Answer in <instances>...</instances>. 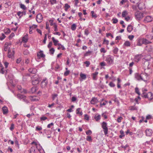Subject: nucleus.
<instances>
[{
    "label": "nucleus",
    "instance_id": "nucleus-1",
    "mask_svg": "<svg viewBox=\"0 0 153 153\" xmlns=\"http://www.w3.org/2000/svg\"><path fill=\"white\" fill-rule=\"evenodd\" d=\"M141 96L145 98H147L149 100L153 99V94L151 92H149L147 93L143 92L141 95Z\"/></svg>",
    "mask_w": 153,
    "mask_h": 153
},
{
    "label": "nucleus",
    "instance_id": "nucleus-2",
    "mask_svg": "<svg viewBox=\"0 0 153 153\" xmlns=\"http://www.w3.org/2000/svg\"><path fill=\"white\" fill-rule=\"evenodd\" d=\"M101 127L103 129L105 135L108 134V128L107 123L105 122H103L101 123Z\"/></svg>",
    "mask_w": 153,
    "mask_h": 153
},
{
    "label": "nucleus",
    "instance_id": "nucleus-3",
    "mask_svg": "<svg viewBox=\"0 0 153 153\" xmlns=\"http://www.w3.org/2000/svg\"><path fill=\"white\" fill-rule=\"evenodd\" d=\"M32 78V84L33 85H36L39 83V79L38 75H35Z\"/></svg>",
    "mask_w": 153,
    "mask_h": 153
},
{
    "label": "nucleus",
    "instance_id": "nucleus-4",
    "mask_svg": "<svg viewBox=\"0 0 153 153\" xmlns=\"http://www.w3.org/2000/svg\"><path fill=\"white\" fill-rule=\"evenodd\" d=\"M114 57L110 55H108L106 57L105 60L109 65H111L113 62Z\"/></svg>",
    "mask_w": 153,
    "mask_h": 153
},
{
    "label": "nucleus",
    "instance_id": "nucleus-5",
    "mask_svg": "<svg viewBox=\"0 0 153 153\" xmlns=\"http://www.w3.org/2000/svg\"><path fill=\"white\" fill-rule=\"evenodd\" d=\"M144 74H141L140 75L136 73L135 74V78L138 80H146L145 78L144 77Z\"/></svg>",
    "mask_w": 153,
    "mask_h": 153
},
{
    "label": "nucleus",
    "instance_id": "nucleus-6",
    "mask_svg": "<svg viewBox=\"0 0 153 153\" xmlns=\"http://www.w3.org/2000/svg\"><path fill=\"white\" fill-rule=\"evenodd\" d=\"M143 57L142 54H137L135 56L134 60L137 62H139Z\"/></svg>",
    "mask_w": 153,
    "mask_h": 153
},
{
    "label": "nucleus",
    "instance_id": "nucleus-7",
    "mask_svg": "<svg viewBox=\"0 0 153 153\" xmlns=\"http://www.w3.org/2000/svg\"><path fill=\"white\" fill-rule=\"evenodd\" d=\"M130 1L132 3L137 4V7L140 10H141L143 9L142 7H140V5L142 4L141 3L138 4L140 1V0H130Z\"/></svg>",
    "mask_w": 153,
    "mask_h": 153
},
{
    "label": "nucleus",
    "instance_id": "nucleus-8",
    "mask_svg": "<svg viewBox=\"0 0 153 153\" xmlns=\"http://www.w3.org/2000/svg\"><path fill=\"white\" fill-rule=\"evenodd\" d=\"M137 45L141 46L143 44V38L139 37L136 41Z\"/></svg>",
    "mask_w": 153,
    "mask_h": 153
},
{
    "label": "nucleus",
    "instance_id": "nucleus-9",
    "mask_svg": "<svg viewBox=\"0 0 153 153\" xmlns=\"http://www.w3.org/2000/svg\"><path fill=\"white\" fill-rule=\"evenodd\" d=\"M153 20V18L151 16H147L145 17L144 19V21L145 22H151Z\"/></svg>",
    "mask_w": 153,
    "mask_h": 153
},
{
    "label": "nucleus",
    "instance_id": "nucleus-10",
    "mask_svg": "<svg viewBox=\"0 0 153 153\" xmlns=\"http://www.w3.org/2000/svg\"><path fill=\"white\" fill-rule=\"evenodd\" d=\"M43 17L41 13L38 14L36 16V20L38 23H40Z\"/></svg>",
    "mask_w": 153,
    "mask_h": 153
},
{
    "label": "nucleus",
    "instance_id": "nucleus-11",
    "mask_svg": "<svg viewBox=\"0 0 153 153\" xmlns=\"http://www.w3.org/2000/svg\"><path fill=\"white\" fill-rule=\"evenodd\" d=\"M15 53L14 51L13 50L12 52H11L10 48H8V56L10 58L13 56Z\"/></svg>",
    "mask_w": 153,
    "mask_h": 153
},
{
    "label": "nucleus",
    "instance_id": "nucleus-12",
    "mask_svg": "<svg viewBox=\"0 0 153 153\" xmlns=\"http://www.w3.org/2000/svg\"><path fill=\"white\" fill-rule=\"evenodd\" d=\"M37 56L39 59H40L41 58H44L45 56V55L44 54L42 51H40L37 53Z\"/></svg>",
    "mask_w": 153,
    "mask_h": 153
},
{
    "label": "nucleus",
    "instance_id": "nucleus-13",
    "mask_svg": "<svg viewBox=\"0 0 153 153\" xmlns=\"http://www.w3.org/2000/svg\"><path fill=\"white\" fill-rule=\"evenodd\" d=\"M98 73V72L96 71L91 74V76H92L93 80H96L97 79V75Z\"/></svg>",
    "mask_w": 153,
    "mask_h": 153
},
{
    "label": "nucleus",
    "instance_id": "nucleus-14",
    "mask_svg": "<svg viewBox=\"0 0 153 153\" xmlns=\"http://www.w3.org/2000/svg\"><path fill=\"white\" fill-rule=\"evenodd\" d=\"M145 131L146 135L147 136L150 137L152 134V130L151 129H147Z\"/></svg>",
    "mask_w": 153,
    "mask_h": 153
},
{
    "label": "nucleus",
    "instance_id": "nucleus-15",
    "mask_svg": "<svg viewBox=\"0 0 153 153\" xmlns=\"http://www.w3.org/2000/svg\"><path fill=\"white\" fill-rule=\"evenodd\" d=\"M28 71L30 73L35 74L37 72V70L35 68H30L28 69Z\"/></svg>",
    "mask_w": 153,
    "mask_h": 153
},
{
    "label": "nucleus",
    "instance_id": "nucleus-16",
    "mask_svg": "<svg viewBox=\"0 0 153 153\" xmlns=\"http://www.w3.org/2000/svg\"><path fill=\"white\" fill-rule=\"evenodd\" d=\"M98 102V100L97 98L93 97L91 101V104H94Z\"/></svg>",
    "mask_w": 153,
    "mask_h": 153
},
{
    "label": "nucleus",
    "instance_id": "nucleus-17",
    "mask_svg": "<svg viewBox=\"0 0 153 153\" xmlns=\"http://www.w3.org/2000/svg\"><path fill=\"white\" fill-rule=\"evenodd\" d=\"M143 44L145 45L151 44L152 43V42L151 41H149V40L147 39L146 38H143Z\"/></svg>",
    "mask_w": 153,
    "mask_h": 153
},
{
    "label": "nucleus",
    "instance_id": "nucleus-18",
    "mask_svg": "<svg viewBox=\"0 0 153 153\" xmlns=\"http://www.w3.org/2000/svg\"><path fill=\"white\" fill-rule=\"evenodd\" d=\"M48 81L46 79H44L41 82V85L42 87H45L47 85Z\"/></svg>",
    "mask_w": 153,
    "mask_h": 153
},
{
    "label": "nucleus",
    "instance_id": "nucleus-19",
    "mask_svg": "<svg viewBox=\"0 0 153 153\" xmlns=\"http://www.w3.org/2000/svg\"><path fill=\"white\" fill-rule=\"evenodd\" d=\"M144 74L149 76L152 73L151 70L150 68L145 69L144 70Z\"/></svg>",
    "mask_w": 153,
    "mask_h": 153
},
{
    "label": "nucleus",
    "instance_id": "nucleus-20",
    "mask_svg": "<svg viewBox=\"0 0 153 153\" xmlns=\"http://www.w3.org/2000/svg\"><path fill=\"white\" fill-rule=\"evenodd\" d=\"M3 114H6L8 113V110L7 108L5 106H4L2 108Z\"/></svg>",
    "mask_w": 153,
    "mask_h": 153
},
{
    "label": "nucleus",
    "instance_id": "nucleus-21",
    "mask_svg": "<svg viewBox=\"0 0 153 153\" xmlns=\"http://www.w3.org/2000/svg\"><path fill=\"white\" fill-rule=\"evenodd\" d=\"M30 99L32 101H37L39 100V98L36 96H31L30 97Z\"/></svg>",
    "mask_w": 153,
    "mask_h": 153
},
{
    "label": "nucleus",
    "instance_id": "nucleus-22",
    "mask_svg": "<svg viewBox=\"0 0 153 153\" xmlns=\"http://www.w3.org/2000/svg\"><path fill=\"white\" fill-rule=\"evenodd\" d=\"M22 41L24 43H26L27 42L28 38L27 36V35L25 36L22 39Z\"/></svg>",
    "mask_w": 153,
    "mask_h": 153
},
{
    "label": "nucleus",
    "instance_id": "nucleus-23",
    "mask_svg": "<svg viewBox=\"0 0 153 153\" xmlns=\"http://www.w3.org/2000/svg\"><path fill=\"white\" fill-rule=\"evenodd\" d=\"M133 29V26L131 25H129L127 28V31L129 33H130Z\"/></svg>",
    "mask_w": 153,
    "mask_h": 153
},
{
    "label": "nucleus",
    "instance_id": "nucleus-24",
    "mask_svg": "<svg viewBox=\"0 0 153 153\" xmlns=\"http://www.w3.org/2000/svg\"><path fill=\"white\" fill-rule=\"evenodd\" d=\"M17 96L19 99H22L24 101H25L26 99V97L24 95L19 94Z\"/></svg>",
    "mask_w": 153,
    "mask_h": 153
},
{
    "label": "nucleus",
    "instance_id": "nucleus-25",
    "mask_svg": "<svg viewBox=\"0 0 153 153\" xmlns=\"http://www.w3.org/2000/svg\"><path fill=\"white\" fill-rule=\"evenodd\" d=\"M37 90V87H32L31 88V90L30 91V93L32 94H33L35 93Z\"/></svg>",
    "mask_w": 153,
    "mask_h": 153
},
{
    "label": "nucleus",
    "instance_id": "nucleus-26",
    "mask_svg": "<svg viewBox=\"0 0 153 153\" xmlns=\"http://www.w3.org/2000/svg\"><path fill=\"white\" fill-rule=\"evenodd\" d=\"M52 39L54 45L55 46H56L57 45L59 41L58 40H56L54 37H53L52 38Z\"/></svg>",
    "mask_w": 153,
    "mask_h": 153
},
{
    "label": "nucleus",
    "instance_id": "nucleus-27",
    "mask_svg": "<svg viewBox=\"0 0 153 153\" xmlns=\"http://www.w3.org/2000/svg\"><path fill=\"white\" fill-rule=\"evenodd\" d=\"M94 119L97 121L101 119V116L99 114L97 116L96 115L94 117Z\"/></svg>",
    "mask_w": 153,
    "mask_h": 153
},
{
    "label": "nucleus",
    "instance_id": "nucleus-28",
    "mask_svg": "<svg viewBox=\"0 0 153 153\" xmlns=\"http://www.w3.org/2000/svg\"><path fill=\"white\" fill-rule=\"evenodd\" d=\"M130 43L128 41H126L124 44V45L126 47H130Z\"/></svg>",
    "mask_w": 153,
    "mask_h": 153
},
{
    "label": "nucleus",
    "instance_id": "nucleus-29",
    "mask_svg": "<svg viewBox=\"0 0 153 153\" xmlns=\"http://www.w3.org/2000/svg\"><path fill=\"white\" fill-rule=\"evenodd\" d=\"M81 78L83 80L85 79L86 78V75L84 74L81 73L80 74Z\"/></svg>",
    "mask_w": 153,
    "mask_h": 153
},
{
    "label": "nucleus",
    "instance_id": "nucleus-30",
    "mask_svg": "<svg viewBox=\"0 0 153 153\" xmlns=\"http://www.w3.org/2000/svg\"><path fill=\"white\" fill-rule=\"evenodd\" d=\"M120 133L121 134L119 136V137L120 138H122L123 137L125 136L124 131L123 130H121L120 131Z\"/></svg>",
    "mask_w": 153,
    "mask_h": 153
},
{
    "label": "nucleus",
    "instance_id": "nucleus-31",
    "mask_svg": "<svg viewBox=\"0 0 153 153\" xmlns=\"http://www.w3.org/2000/svg\"><path fill=\"white\" fill-rule=\"evenodd\" d=\"M20 7L23 10H26L27 9V7L25 6L22 3L20 4Z\"/></svg>",
    "mask_w": 153,
    "mask_h": 153
},
{
    "label": "nucleus",
    "instance_id": "nucleus-32",
    "mask_svg": "<svg viewBox=\"0 0 153 153\" xmlns=\"http://www.w3.org/2000/svg\"><path fill=\"white\" fill-rule=\"evenodd\" d=\"M80 109L81 108H77L76 110V113L77 114H79L80 115H82L83 113L82 111H79Z\"/></svg>",
    "mask_w": 153,
    "mask_h": 153
},
{
    "label": "nucleus",
    "instance_id": "nucleus-33",
    "mask_svg": "<svg viewBox=\"0 0 153 153\" xmlns=\"http://www.w3.org/2000/svg\"><path fill=\"white\" fill-rule=\"evenodd\" d=\"M86 140L87 141L90 142H91L92 141V137L90 136H87L86 137Z\"/></svg>",
    "mask_w": 153,
    "mask_h": 153
},
{
    "label": "nucleus",
    "instance_id": "nucleus-34",
    "mask_svg": "<svg viewBox=\"0 0 153 153\" xmlns=\"http://www.w3.org/2000/svg\"><path fill=\"white\" fill-rule=\"evenodd\" d=\"M128 14L127 11L126 10H124L122 13V16L123 17H125Z\"/></svg>",
    "mask_w": 153,
    "mask_h": 153
},
{
    "label": "nucleus",
    "instance_id": "nucleus-35",
    "mask_svg": "<svg viewBox=\"0 0 153 153\" xmlns=\"http://www.w3.org/2000/svg\"><path fill=\"white\" fill-rule=\"evenodd\" d=\"M92 52L91 51H89L86 52V53L84 54V56H90Z\"/></svg>",
    "mask_w": 153,
    "mask_h": 153
},
{
    "label": "nucleus",
    "instance_id": "nucleus-36",
    "mask_svg": "<svg viewBox=\"0 0 153 153\" xmlns=\"http://www.w3.org/2000/svg\"><path fill=\"white\" fill-rule=\"evenodd\" d=\"M119 49L117 47H115L113 50V53L115 54H116L117 53V52L118 51Z\"/></svg>",
    "mask_w": 153,
    "mask_h": 153
},
{
    "label": "nucleus",
    "instance_id": "nucleus-37",
    "mask_svg": "<svg viewBox=\"0 0 153 153\" xmlns=\"http://www.w3.org/2000/svg\"><path fill=\"white\" fill-rule=\"evenodd\" d=\"M76 24H73L71 26V29L72 30H75L76 29Z\"/></svg>",
    "mask_w": 153,
    "mask_h": 153
},
{
    "label": "nucleus",
    "instance_id": "nucleus-38",
    "mask_svg": "<svg viewBox=\"0 0 153 153\" xmlns=\"http://www.w3.org/2000/svg\"><path fill=\"white\" fill-rule=\"evenodd\" d=\"M15 140H16L15 143L16 144V146L19 149V142L17 140V138L16 137L15 138Z\"/></svg>",
    "mask_w": 153,
    "mask_h": 153
},
{
    "label": "nucleus",
    "instance_id": "nucleus-39",
    "mask_svg": "<svg viewBox=\"0 0 153 153\" xmlns=\"http://www.w3.org/2000/svg\"><path fill=\"white\" fill-rule=\"evenodd\" d=\"M91 16L92 17L94 18H96L97 17V15H96V14L95 13L94 11H91Z\"/></svg>",
    "mask_w": 153,
    "mask_h": 153
},
{
    "label": "nucleus",
    "instance_id": "nucleus-40",
    "mask_svg": "<svg viewBox=\"0 0 153 153\" xmlns=\"http://www.w3.org/2000/svg\"><path fill=\"white\" fill-rule=\"evenodd\" d=\"M135 92L137 94L139 95H140V93L139 92V90L138 88L136 87L135 88Z\"/></svg>",
    "mask_w": 153,
    "mask_h": 153
},
{
    "label": "nucleus",
    "instance_id": "nucleus-41",
    "mask_svg": "<svg viewBox=\"0 0 153 153\" xmlns=\"http://www.w3.org/2000/svg\"><path fill=\"white\" fill-rule=\"evenodd\" d=\"M58 96V94H53L52 95V99L53 100H55L56 98Z\"/></svg>",
    "mask_w": 153,
    "mask_h": 153
},
{
    "label": "nucleus",
    "instance_id": "nucleus-42",
    "mask_svg": "<svg viewBox=\"0 0 153 153\" xmlns=\"http://www.w3.org/2000/svg\"><path fill=\"white\" fill-rule=\"evenodd\" d=\"M65 10L67 11L68 9H69L70 6L68 4H65Z\"/></svg>",
    "mask_w": 153,
    "mask_h": 153
},
{
    "label": "nucleus",
    "instance_id": "nucleus-43",
    "mask_svg": "<svg viewBox=\"0 0 153 153\" xmlns=\"http://www.w3.org/2000/svg\"><path fill=\"white\" fill-rule=\"evenodd\" d=\"M113 24H116L118 22V19L116 18H113L112 20Z\"/></svg>",
    "mask_w": 153,
    "mask_h": 153
},
{
    "label": "nucleus",
    "instance_id": "nucleus-44",
    "mask_svg": "<svg viewBox=\"0 0 153 153\" xmlns=\"http://www.w3.org/2000/svg\"><path fill=\"white\" fill-rule=\"evenodd\" d=\"M92 133V131L90 130H87L86 131V134L87 135H88V136H90Z\"/></svg>",
    "mask_w": 153,
    "mask_h": 153
},
{
    "label": "nucleus",
    "instance_id": "nucleus-45",
    "mask_svg": "<svg viewBox=\"0 0 153 153\" xmlns=\"http://www.w3.org/2000/svg\"><path fill=\"white\" fill-rule=\"evenodd\" d=\"M42 129V128L41 126H37L36 128V131H39Z\"/></svg>",
    "mask_w": 153,
    "mask_h": 153
},
{
    "label": "nucleus",
    "instance_id": "nucleus-46",
    "mask_svg": "<svg viewBox=\"0 0 153 153\" xmlns=\"http://www.w3.org/2000/svg\"><path fill=\"white\" fill-rule=\"evenodd\" d=\"M146 37L149 39H153V35L151 36L150 35H146Z\"/></svg>",
    "mask_w": 153,
    "mask_h": 153
},
{
    "label": "nucleus",
    "instance_id": "nucleus-47",
    "mask_svg": "<svg viewBox=\"0 0 153 153\" xmlns=\"http://www.w3.org/2000/svg\"><path fill=\"white\" fill-rule=\"evenodd\" d=\"M10 32V30L9 28H7V29L5 30L4 33L6 34H7L9 33Z\"/></svg>",
    "mask_w": 153,
    "mask_h": 153
},
{
    "label": "nucleus",
    "instance_id": "nucleus-48",
    "mask_svg": "<svg viewBox=\"0 0 153 153\" xmlns=\"http://www.w3.org/2000/svg\"><path fill=\"white\" fill-rule=\"evenodd\" d=\"M50 53L52 55H53L54 52L55 50L53 48H52L51 49H50Z\"/></svg>",
    "mask_w": 153,
    "mask_h": 153
},
{
    "label": "nucleus",
    "instance_id": "nucleus-49",
    "mask_svg": "<svg viewBox=\"0 0 153 153\" xmlns=\"http://www.w3.org/2000/svg\"><path fill=\"white\" fill-rule=\"evenodd\" d=\"M103 44H106L107 45H108L109 44V41L106 40L105 39H104Z\"/></svg>",
    "mask_w": 153,
    "mask_h": 153
},
{
    "label": "nucleus",
    "instance_id": "nucleus-50",
    "mask_svg": "<svg viewBox=\"0 0 153 153\" xmlns=\"http://www.w3.org/2000/svg\"><path fill=\"white\" fill-rule=\"evenodd\" d=\"M106 36L107 37H108L109 36H111L112 38H114L113 36L110 33H106Z\"/></svg>",
    "mask_w": 153,
    "mask_h": 153
},
{
    "label": "nucleus",
    "instance_id": "nucleus-51",
    "mask_svg": "<svg viewBox=\"0 0 153 153\" xmlns=\"http://www.w3.org/2000/svg\"><path fill=\"white\" fill-rule=\"evenodd\" d=\"M144 74V76L143 77L145 78V79H146V80H143V81L145 82L147 81L148 79V76L144 73L142 74Z\"/></svg>",
    "mask_w": 153,
    "mask_h": 153
},
{
    "label": "nucleus",
    "instance_id": "nucleus-52",
    "mask_svg": "<svg viewBox=\"0 0 153 153\" xmlns=\"http://www.w3.org/2000/svg\"><path fill=\"white\" fill-rule=\"evenodd\" d=\"M23 53L25 55H27L29 53V51L28 50L26 49L23 51Z\"/></svg>",
    "mask_w": 153,
    "mask_h": 153
},
{
    "label": "nucleus",
    "instance_id": "nucleus-53",
    "mask_svg": "<svg viewBox=\"0 0 153 153\" xmlns=\"http://www.w3.org/2000/svg\"><path fill=\"white\" fill-rule=\"evenodd\" d=\"M37 26L36 25H33L32 26H30L29 27V28L30 29H31L32 30L36 28L37 27Z\"/></svg>",
    "mask_w": 153,
    "mask_h": 153
},
{
    "label": "nucleus",
    "instance_id": "nucleus-54",
    "mask_svg": "<svg viewBox=\"0 0 153 153\" xmlns=\"http://www.w3.org/2000/svg\"><path fill=\"white\" fill-rule=\"evenodd\" d=\"M84 63L86 64V67H88L90 64V62L88 61H86L84 62Z\"/></svg>",
    "mask_w": 153,
    "mask_h": 153
},
{
    "label": "nucleus",
    "instance_id": "nucleus-55",
    "mask_svg": "<svg viewBox=\"0 0 153 153\" xmlns=\"http://www.w3.org/2000/svg\"><path fill=\"white\" fill-rule=\"evenodd\" d=\"M109 85L111 87H114L115 86V84L113 82H111L109 84Z\"/></svg>",
    "mask_w": 153,
    "mask_h": 153
},
{
    "label": "nucleus",
    "instance_id": "nucleus-56",
    "mask_svg": "<svg viewBox=\"0 0 153 153\" xmlns=\"http://www.w3.org/2000/svg\"><path fill=\"white\" fill-rule=\"evenodd\" d=\"M5 37L6 36L4 35V33H2V36H0V40H2L5 38Z\"/></svg>",
    "mask_w": 153,
    "mask_h": 153
},
{
    "label": "nucleus",
    "instance_id": "nucleus-57",
    "mask_svg": "<svg viewBox=\"0 0 153 153\" xmlns=\"http://www.w3.org/2000/svg\"><path fill=\"white\" fill-rule=\"evenodd\" d=\"M89 33V31L88 28H86L85 30V34L86 35H88Z\"/></svg>",
    "mask_w": 153,
    "mask_h": 153
},
{
    "label": "nucleus",
    "instance_id": "nucleus-58",
    "mask_svg": "<svg viewBox=\"0 0 153 153\" xmlns=\"http://www.w3.org/2000/svg\"><path fill=\"white\" fill-rule=\"evenodd\" d=\"M15 36L14 33H12L9 36V39H10Z\"/></svg>",
    "mask_w": 153,
    "mask_h": 153
},
{
    "label": "nucleus",
    "instance_id": "nucleus-59",
    "mask_svg": "<svg viewBox=\"0 0 153 153\" xmlns=\"http://www.w3.org/2000/svg\"><path fill=\"white\" fill-rule=\"evenodd\" d=\"M100 51L101 52L103 53H105L106 52V51L104 48H101L100 49Z\"/></svg>",
    "mask_w": 153,
    "mask_h": 153
},
{
    "label": "nucleus",
    "instance_id": "nucleus-60",
    "mask_svg": "<svg viewBox=\"0 0 153 153\" xmlns=\"http://www.w3.org/2000/svg\"><path fill=\"white\" fill-rule=\"evenodd\" d=\"M14 125L13 123H12L11 124V126L10 128V129L11 131H13L14 128Z\"/></svg>",
    "mask_w": 153,
    "mask_h": 153
},
{
    "label": "nucleus",
    "instance_id": "nucleus-61",
    "mask_svg": "<svg viewBox=\"0 0 153 153\" xmlns=\"http://www.w3.org/2000/svg\"><path fill=\"white\" fill-rule=\"evenodd\" d=\"M70 71L69 70L66 71L64 73V75L65 76H67L69 74Z\"/></svg>",
    "mask_w": 153,
    "mask_h": 153
},
{
    "label": "nucleus",
    "instance_id": "nucleus-62",
    "mask_svg": "<svg viewBox=\"0 0 153 153\" xmlns=\"http://www.w3.org/2000/svg\"><path fill=\"white\" fill-rule=\"evenodd\" d=\"M18 16H19V18H20L22 16H23V15L22 14V12L21 11H18L17 13Z\"/></svg>",
    "mask_w": 153,
    "mask_h": 153
},
{
    "label": "nucleus",
    "instance_id": "nucleus-63",
    "mask_svg": "<svg viewBox=\"0 0 153 153\" xmlns=\"http://www.w3.org/2000/svg\"><path fill=\"white\" fill-rule=\"evenodd\" d=\"M54 30L55 31H56L58 30L57 25L56 24H54Z\"/></svg>",
    "mask_w": 153,
    "mask_h": 153
},
{
    "label": "nucleus",
    "instance_id": "nucleus-64",
    "mask_svg": "<svg viewBox=\"0 0 153 153\" xmlns=\"http://www.w3.org/2000/svg\"><path fill=\"white\" fill-rule=\"evenodd\" d=\"M84 118L87 120H89L88 115L87 114H85L84 115Z\"/></svg>",
    "mask_w": 153,
    "mask_h": 153
}]
</instances>
